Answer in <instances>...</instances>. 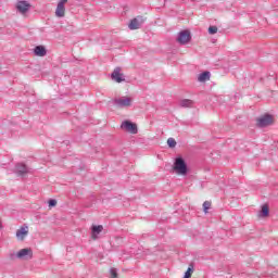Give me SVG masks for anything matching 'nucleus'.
<instances>
[{
  "mask_svg": "<svg viewBox=\"0 0 278 278\" xmlns=\"http://www.w3.org/2000/svg\"><path fill=\"white\" fill-rule=\"evenodd\" d=\"M173 168L177 175H188V164L181 156L175 159Z\"/></svg>",
  "mask_w": 278,
  "mask_h": 278,
  "instance_id": "nucleus-1",
  "label": "nucleus"
},
{
  "mask_svg": "<svg viewBox=\"0 0 278 278\" xmlns=\"http://www.w3.org/2000/svg\"><path fill=\"white\" fill-rule=\"evenodd\" d=\"M176 40L179 45H188L192 40V34L188 29L181 30L178 33Z\"/></svg>",
  "mask_w": 278,
  "mask_h": 278,
  "instance_id": "nucleus-2",
  "label": "nucleus"
},
{
  "mask_svg": "<svg viewBox=\"0 0 278 278\" xmlns=\"http://www.w3.org/2000/svg\"><path fill=\"white\" fill-rule=\"evenodd\" d=\"M269 125H273V115L270 114H265L256 119V126L261 129L269 127Z\"/></svg>",
  "mask_w": 278,
  "mask_h": 278,
  "instance_id": "nucleus-3",
  "label": "nucleus"
},
{
  "mask_svg": "<svg viewBox=\"0 0 278 278\" xmlns=\"http://www.w3.org/2000/svg\"><path fill=\"white\" fill-rule=\"evenodd\" d=\"M13 173L17 177H25V175H29V167L25 163H16Z\"/></svg>",
  "mask_w": 278,
  "mask_h": 278,
  "instance_id": "nucleus-4",
  "label": "nucleus"
},
{
  "mask_svg": "<svg viewBox=\"0 0 278 278\" xmlns=\"http://www.w3.org/2000/svg\"><path fill=\"white\" fill-rule=\"evenodd\" d=\"M114 105L116 108H131V98L129 97H122V98H116L113 100Z\"/></svg>",
  "mask_w": 278,
  "mask_h": 278,
  "instance_id": "nucleus-5",
  "label": "nucleus"
},
{
  "mask_svg": "<svg viewBox=\"0 0 278 278\" xmlns=\"http://www.w3.org/2000/svg\"><path fill=\"white\" fill-rule=\"evenodd\" d=\"M65 3H68V0H60L56 10H55V16L58 18H64L66 14V7H64Z\"/></svg>",
  "mask_w": 278,
  "mask_h": 278,
  "instance_id": "nucleus-6",
  "label": "nucleus"
},
{
  "mask_svg": "<svg viewBox=\"0 0 278 278\" xmlns=\"http://www.w3.org/2000/svg\"><path fill=\"white\" fill-rule=\"evenodd\" d=\"M17 260H31L34 257V251L29 248L20 250L16 253Z\"/></svg>",
  "mask_w": 278,
  "mask_h": 278,
  "instance_id": "nucleus-7",
  "label": "nucleus"
},
{
  "mask_svg": "<svg viewBox=\"0 0 278 278\" xmlns=\"http://www.w3.org/2000/svg\"><path fill=\"white\" fill-rule=\"evenodd\" d=\"M122 129H126L129 134H138V125L134 122L124 121L121 125Z\"/></svg>",
  "mask_w": 278,
  "mask_h": 278,
  "instance_id": "nucleus-8",
  "label": "nucleus"
},
{
  "mask_svg": "<svg viewBox=\"0 0 278 278\" xmlns=\"http://www.w3.org/2000/svg\"><path fill=\"white\" fill-rule=\"evenodd\" d=\"M31 8V4L25 0H21L16 3V10L20 12V14H27L29 12V9Z\"/></svg>",
  "mask_w": 278,
  "mask_h": 278,
  "instance_id": "nucleus-9",
  "label": "nucleus"
},
{
  "mask_svg": "<svg viewBox=\"0 0 278 278\" xmlns=\"http://www.w3.org/2000/svg\"><path fill=\"white\" fill-rule=\"evenodd\" d=\"M111 78L113 81H116V84H123L125 81V75L121 73V67H116L113 73L111 74Z\"/></svg>",
  "mask_w": 278,
  "mask_h": 278,
  "instance_id": "nucleus-10",
  "label": "nucleus"
},
{
  "mask_svg": "<svg viewBox=\"0 0 278 278\" xmlns=\"http://www.w3.org/2000/svg\"><path fill=\"white\" fill-rule=\"evenodd\" d=\"M103 231V226L102 225H92L91 226V238L92 240H97L99 238V233Z\"/></svg>",
  "mask_w": 278,
  "mask_h": 278,
  "instance_id": "nucleus-11",
  "label": "nucleus"
},
{
  "mask_svg": "<svg viewBox=\"0 0 278 278\" xmlns=\"http://www.w3.org/2000/svg\"><path fill=\"white\" fill-rule=\"evenodd\" d=\"M34 53L37 58H45V55H47V48H45V46H36L34 48Z\"/></svg>",
  "mask_w": 278,
  "mask_h": 278,
  "instance_id": "nucleus-12",
  "label": "nucleus"
},
{
  "mask_svg": "<svg viewBox=\"0 0 278 278\" xmlns=\"http://www.w3.org/2000/svg\"><path fill=\"white\" fill-rule=\"evenodd\" d=\"M28 227H21L20 229H17L16 231V238H20V240H25V236H27V233H29V231L27 230Z\"/></svg>",
  "mask_w": 278,
  "mask_h": 278,
  "instance_id": "nucleus-13",
  "label": "nucleus"
},
{
  "mask_svg": "<svg viewBox=\"0 0 278 278\" xmlns=\"http://www.w3.org/2000/svg\"><path fill=\"white\" fill-rule=\"evenodd\" d=\"M210 77H212V74L210 72H202L198 77V81H210Z\"/></svg>",
  "mask_w": 278,
  "mask_h": 278,
  "instance_id": "nucleus-14",
  "label": "nucleus"
},
{
  "mask_svg": "<svg viewBox=\"0 0 278 278\" xmlns=\"http://www.w3.org/2000/svg\"><path fill=\"white\" fill-rule=\"evenodd\" d=\"M129 29H140V22L138 18H132L128 25Z\"/></svg>",
  "mask_w": 278,
  "mask_h": 278,
  "instance_id": "nucleus-15",
  "label": "nucleus"
},
{
  "mask_svg": "<svg viewBox=\"0 0 278 278\" xmlns=\"http://www.w3.org/2000/svg\"><path fill=\"white\" fill-rule=\"evenodd\" d=\"M194 102L190 99H184L180 101V108H192Z\"/></svg>",
  "mask_w": 278,
  "mask_h": 278,
  "instance_id": "nucleus-16",
  "label": "nucleus"
},
{
  "mask_svg": "<svg viewBox=\"0 0 278 278\" xmlns=\"http://www.w3.org/2000/svg\"><path fill=\"white\" fill-rule=\"evenodd\" d=\"M270 214V210L268 208V205H263L262 210L260 212V216H262L263 218H266V216H268Z\"/></svg>",
  "mask_w": 278,
  "mask_h": 278,
  "instance_id": "nucleus-17",
  "label": "nucleus"
},
{
  "mask_svg": "<svg viewBox=\"0 0 278 278\" xmlns=\"http://www.w3.org/2000/svg\"><path fill=\"white\" fill-rule=\"evenodd\" d=\"M194 273V266L189 265V267L187 268L184 278H190L192 277V274Z\"/></svg>",
  "mask_w": 278,
  "mask_h": 278,
  "instance_id": "nucleus-18",
  "label": "nucleus"
},
{
  "mask_svg": "<svg viewBox=\"0 0 278 278\" xmlns=\"http://www.w3.org/2000/svg\"><path fill=\"white\" fill-rule=\"evenodd\" d=\"M167 147H169V149H175V147H177V141L174 138H168Z\"/></svg>",
  "mask_w": 278,
  "mask_h": 278,
  "instance_id": "nucleus-19",
  "label": "nucleus"
},
{
  "mask_svg": "<svg viewBox=\"0 0 278 278\" xmlns=\"http://www.w3.org/2000/svg\"><path fill=\"white\" fill-rule=\"evenodd\" d=\"M211 207H212V202L205 201L203 203V212H204V214H207V210H210Z\"/></svg>",
  "mask_w": 278,
  "mask_h": 278,
  "instance_id": "nucleus-20",
  "label": "nucleus"
},
{
  "mask_svg": "<svg viewBox=\"0 0 278 278\" xmlns=\"http://www.w3.org/2000/svg\"><path fill=\"white\" fill-rule=\"evenodd\" d=\"M208 34H210L211 36H214V34H218V27H216V26H210V27H208Z\"/></svg>",
  "mask_w": 278,
  "mask_h": 278,
  "instance_id": "nucleus-21",
  "label": "nucleus"
},
{
  "mask_svg": "<svg viewBox=\"0 0 278 278\" xmlns=\"http://www.w3.org/2000/svg\"><path fill=\"white\" fill-rule=\"evenodd\" d=\"M48 205H49V207H55V205H58V200H55V199H50V200L48 201Z\"/></svg>",
  "mask_w": 278,
  "mask_h": 278,
  "instance_id": "nucleus-22",
  "label": "nucleus"
},
{
  "mask_svg": "<svg viewBox=\"0 0 278 278\" xmlns=\"http://www.w3.org/2000/svg\"><path fill=\"white\" fill-rule=\"evenodd\" d=\"M110 273H111V278H118V271L116 270V268H111Z\"/></svg>",
  "mask_w": 278,
  "mask_h": 278,
  "instance_id": "nucleus-23",
  "label": "nucleus"
},
{
  "mask_svg": "<svg viewBox=\"0 0 278 278\" xmlns=\"http://www.w3.org/2000/svg\"><path fill=\"white\" fill-rule=\"evenodd\" d=\"M9 257H10V260H16V258H18V256L16 255V253H10V254H9Z\"/></svg>",
  "mask_w": 278,
  "mask_h": 278,
  "instance_id": "nucleus-24",
  "label": "nucleus"
},
{
  "mask_svg": "<svg viewBox=\"0 0 278 278\" xmlns=\"http://www.w3.org/2000/svg\"><path fill=\"white\" fill-rule=\"evenodd\" d=\"M1 227H3V226H1V220H0V229H1Z\"/></svg>",
  "mask_w": 278,
  "mask_h": 278,
  "instance_id": "nucleus-25",
  "label": "nucleus"
}]
</instances>
